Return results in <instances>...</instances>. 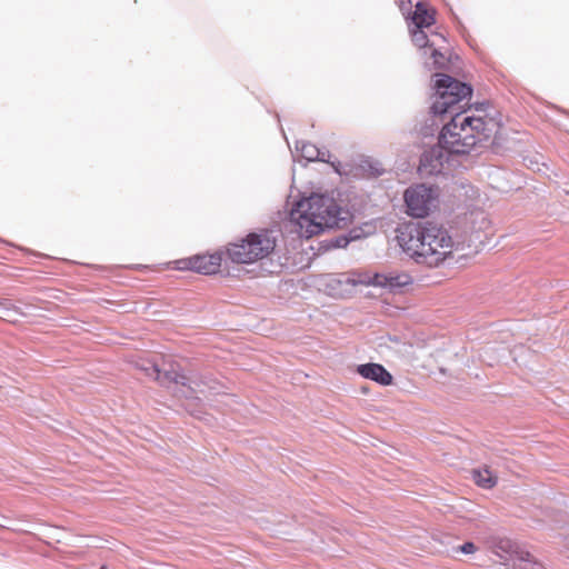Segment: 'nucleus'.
Instances as JSON below:
<instances>
[{
    "instance_id": "obj_1",
    "label": "nucleus",
    "mask_w": 569,
    "mask_h": 569,
    "mask_svg": "<svg viewBox=\"0 0 569 569\" xmlns=\"http://www.w3.org/2000/svg\"><path fill=\"white\" fill-rule=\"evenodd\" d=\"M397 231L399 246L417 263L436 267L452 252L449 231L436 223H409Z\"/></svg>"
},
{
    "instance_id": "obj_2",
    "label": "nucleus",
    "mask_w": 569,
    "mask_h": 569,
    "mask_svg": "<svg viewBox=\"0 0 569 569\" xmlns=\"http://www.w3.org/2000/svg\"><path fill=\"white\" fill-rule=\"evenodd\" d=\"M499 128V122L492 117L486 114L461 117L456 112L439 134L441 149L437 156L439 162L442 163V151L448 156L468 154L476 146L483 144L495 137Z\"/></svg>"
},
{
    "instance_id": "obj_3",
    "label": "nucleus",
    "mask_w": 569,
    "mask_h": 569,
    "mask_svg": "<svg viewBox=\"0 0 569 569\" xmlns=\"http://www.w3.org/2000/svg\"><path fill=\"white\" fill-rule=\"evenodd\" d=\"M348 220L349 212L326 194L313 193L302 198L290 211V221L296 224L300 237L305 238L319 234L325 229L345 227Z\"/></svg>"
},
{
    "instance_id": "obj_4",
    "label": "nucleus",
    "mask_w": 569,
    "mask_h": 569,
    "mask_svg": "<svg viewBox=\"0 0 569 569\" xmlns=\"http://www.w3.org/2000/svg\"><path fill=\"white\" fill-rule=\"evenodd\" d=\"M435 100L430 107L435 116L455 114L461 101L469 99L472 88L448 74H437Z\"/></svg>"
},
{
    "instance_id": "obj_5",
    "label": "nucleus",
    "mask_w": 569,
    "mask_h": 569,
    "mask_svg": "<svg viewBox=\"0 0 569 569\" xmlns=\"http://www.w3.org/2000/svg\"><path fill=\"white\" fill-rule=\"evenodd\" d=\"M141 369L162 386L171 387L173 385V391L180 397L199 398V393H204V381L194 377H187L173 366H170L169 369H160L154 362H148Z\"/></svg>"
},
{
    "instance_id": "obj_6",
    "label": "nucleus",
    "mask_w": 569,
    "mask_h": 569,
    "mask_svg": "<svg viewBox=\"0 0 569 569\" xmlns=\"http://www.w3.org/2000/svg\"><path fill=\"white\" fill-rule=\"evenodd\" d=\"M436 196L433 189L426 184H416L405 192V202L408 214L416 218H425L435 206Z\"/></svg>"
},
{
    "instance_id": "obj_7",
    "label": "nucleus",
    "mask_w": 569,
    "mask_h": 569,
    "mask_svg": "<svg viewBox=\"0 0 569 569\" xmlns=\"http://www.w3.org/2000/svg\"><path fill=\"white\" fill-rule=\"evenodd\" d=\"M180 269H189L203 274L216 273L221 266V256L218 253L194 256L180 261Z\"/></svg>"
},
{
    "instance_id": "obj_8",
    "label": "nucleus",
    "mask_w": 569,
    "mask_h": 569,
    "mask_svg": "<svg viewBox=\"0 0 569 569\" xmlns=\"http://www.w3.org/2000/svg\"><path fill=\"white\" fill-rule=\"evenodd\" d=\"M252 251L257 260L268 257L276 248V237L271 230H261L251 233Z\"/></svg>"
},
{
    "instance_id": "obj_9",
    "label": "nucleus",
    "mask_w": 569,
    "mask_h": 569,
    "mask_svg": "<svg viewBox=\"0 0 569 569\" xmlns=\"http://www.w3.org/2000/svg\"><path fill=\"white\" fill-rule=\"evenodd\" d=\"M228 256L231 261L236 263H252L257 261V256L252 251L251 233L241 240V242L230 244Z\"/></svg>"
},
{
    "instance_id": "obj_10",
    "label": "nucleus",
    "mask_w": 569,
    "mask_h": 569,
    "mask_svg": "<svg viewBox=\"0 0 569 569\" xmlns=\"http://www.w3.org/2000/svg\"><path fill=\"white\" fill-rule=\"evenodd\" d=\"M357 372L365 379L372 380L381 386L392 383L391 373L380 363H363L357 367Z\"/></svg>"
},
{
    "instance_id": "obj_11",
    "label": "nucleus",
    "mask_w": 569,
    "mask_h": 569,
    "mask_svg": "<svg viewBox=\"0 0 569 569\" xmlns=\"http://www.w3.org/2000/svg\"><path fill=\"white\" fill-rule=\"evenodd\" d=\"M371 283L376 287L396 290L411 283V277L407 273H376Z\"/></svg>"
},
{
    "instance_id": "obj_12",
    "label": "nucleus",
    "mask_w": 569,
    "mask_h": 569,
    "mask_svg": "<svg viewBox=\"0 0 569 569\" xmlns=\"http://www.w3.org/2000/svg\"><path fill=\"white\" fill-rule=\"evenodd\" d=\"M425 28H412L411 37L418 48L439 47V41L446 42V39L439 33H432L430 37L423 30Z\"/></svg>"
},
{
    "instance_id": "obj_13",
    "label": "nucleus",
    "mask_w": 569,
    "mask_h": 569,
    "mask_svg": "<svg viewBox=\"0 0 569 569\" xmlns=\"http://www.w3.org/2000/svg\"><path fill=\"white\" fill-rule=\"evenodd\" d=\"M411 21L413 28H429L435 23V17L427 10L423 3L418 2L412 13Z\"/></svg>"
},
{
    "instance_id": "obj_14",
    "label": "nucleus",
    "mask_w": 569,
    "mask_h": 569,
    "mask_svg": "<svg viewBox=\"0 0 569 569\" xmlns=\"http://www.w3.org/2000/svg\"><path fill=\"white\" fill-rule=\"evenodd\" d=\"M472 479L485 489H491L497 485V476L489 468L473 470Z\"/></svg>"
},
{
    "instance_id": "obj_15",
    "label": "nucleus",
    "mask_w": 569,
    "mask_h": 569,
    "mask_svg": "<svg viewBox=\"0 0 569 569\" xmlns=\"http://www.w3.org/2000/svg\"><path fill=\"white\" fill-rule=\"evenodd\" d=\"M519 556L512 562V569H547L537 561L528 551L517 552Z\"/></svg>"
},
{
    "instance_id": "obj_16",
    "label": "nucleus",
    "mask_w": 569,
    "mask_h": 569,
    "mask_svg": "<svg viewBox=\"0 0 569 569\" xmlns=\"http://www.w3.org/2000/svg\"><path fill=\"white\" fill-rule=\"evenodd\" d=\"M296 150L300 152L301 157L307 161H316L319 158V148L307 141H297Z\"/></svg>"
},
{
    "instance_id": "obj_17",
    "label": "nucleus",
    "mask_w": 569,
    "mask_h": 569,
    "mask_svg": "<svg viewBox=\"0 0 569 569\" xmlns=\"http://www.w3.org/2000/svg\"><path fill=\"white\" fill-rule=\"evenodd\" d=\"M495 548H496V553L500 558H502V556L500 555L499 550L502 551V552L512 555L513 556L512 561L518 558L519 555L517 552H521L522 551V550H517L516 546L513 545V542L511 540H509V539H500L495 545Z\"/></svg>"
},
{
    "instance_id": "obj_18",
    "label": "nucleus",
    "mask_w": 569,
    "mask_h": 569,
    "mask_svg": "<svg viewBox=\"0 0 569 569\" xmlns=\"http://www.w3.org/2000/svg\"><path fill=\"white\" fill-rule=\"evenodd\" d=\"M440 48H441L440 44H439V47H430V49H431V58L433 59V66L436 68H442L446 64V58L440 52V50H439Z\"/></svg>"
},
{
    "instance_id": "obj_19",
    "label": "nucleus",
    "mask_w": 569,
    "mask_h": 569,
    "mask_svg": "<svg viewBox=\"0 0 569 569\" xmlns=\"http://www.w3.org/2000/svg\"><path fill=\"white\" fill-rule=\"evenodd\" d=\"M11 313H17V308L8 300L0 301V317H11Z\"/></svg>"
},
{
    "instance_id": "obj_20",
    "label": "nucleus",
    "mask_w": 569,
    "mask_h": 569,
    "mask_svg": "<svg viewBox=\"0 0 569 569\" xmlns=\"http://www.w3.org/2000/svg\"><path fill=\"white\" fill-rule=\"evenodd\" d=\"M459 550L466 555H471V553L476 552L477 547L475 546L473 542H466L459 547Z\"/></svg>"
},
{
    "instance_id": "obj_21",
    "label": "nucleus",
    "mask_w": 569,
    "mask_h": 569,
    "mask_svg": "<svg viewBox=\"0 0 569 569\" xmlns=\"http://www.w3.org/2000/svg\"><path fill=\"white\" fill-rule=\"evenodd\" d=\"M330 157L331 154L327 149L319 148V158H317L316 161L329 162Z\"/></svg>"
},
{
    "instance_id": "obj_22",
    "label": "nucleus",
    "mask_w": 569,
    "mask_h": 569,
    "mask_svg": "<svg viewBox=\"0 0 569 569\" xmlns=\"http://www.w3.org/2000/svg\"><path fill=\"white\" fill-rule=\"evenodd\" d=\"M565 547L569 550V535L566 537Z\"/></svg>"
}]
</instances>
